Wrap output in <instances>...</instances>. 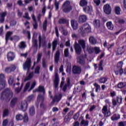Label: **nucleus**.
Returning a JSON list of instances; mask_svg holds the SVG:
<instances>
[{
    "instance_id": "obj_1",
    "label": "nucleus",
    "mask_w": 126,
    "mask_h": 126,
    "mask_svg": "<svg viewBox=\"0 0 126 126\" xmlns=\"http://www.w3.org/2000/svg\"><path fill=\"white\" fill-rule=\"evenodd\" d=\"M0 96L1 100H5V99H7V98H12L13 93L9 88H6L2 92Z\"/></svg>"
},
{
    "instance_id": "obj_2",
    "label": "nucleus",
    "mask_w": 126,
    "mask_h": 126,
    "mask_svg": "<svg viewBox=\"0 0 126 126\" xmlns=\"http://www.w3.org/2000/svg\"><path fill=\"white\" fill-rule=\"evenodd\" d=\"M79 32L83 36L85 35V33H91V27L88 24L86 23L80 28Z\"/></svg>"
},
{
    "instance_id": "obj_3",
    "label": "nucleus",
    "mask_w": 126,
    "mask_h": 126,
    "mask_svg": "<svg viewBox=\"0 0 126 126\" xmlns=\"http://www.w3.org/2000/svg\"><path fill=\"white\" fill-rule=\"evenodd\" d=\"M31 65H32L31 58H27L26 62L23 64V68L24 70H27V74L29 73L30 68H31Z\"/></svg>"
},
{
    "instance_id": "obj_4",
    "label": "nucleus",
    "mask_w": 126,
    "mask_h": 126,
    "mask_svg": "<svg viewBox=\"0 0 126 126\" xmlns=\"http://www.w3.org/2000/svg\"><path fill=\"white\" fill-rule=\"evenodd\" d=\"M123 61H120L117 63V68L114 70V72L116 75L120 74V75H123L124 73V69H123Z\"/></svg>"
},
{
    "instance_id": "obj_5",
    "label": "nucleus",
    "mask_w": 126,
    "mask_h": 126,
    "mask_svg": "<svg viewBox=\"0 0 126 126\" xmlns=\"http://www.w3.org/2000/svg\"><path fill=\"white\" fill-rule=\"evenodd\" d=\"M72 10V6L70 5V1L67 0L63 3V12L68 13Z\"/></svg>"
},
{
    "instance_id": "obj_6",
    "label": "nucleus",
    "mask_w": 126,
    "mask_h": 126,
    "mask_svg": "<svg viewBox=\"0 0 126 126\" xmlns=\"http://www.w3.org/2000/svg\"><path fill=\"white\" fill-rule=\"evenodd\" d=\"M45 100V96L42 94H39L37 96V100L36 104L39 105L40 101L41 102L40 104V107L41 109H46V105L44 104V101Z\"/></svg>"
},
{
    "instance_id": "obj_7",
    "label": "nucleus",
    "mask_w": 126,
    "mask_h": 126,
    "mask_svg": "<svg viewBox=\"0 0 126 126\" xmlns=\"http://www.w3.org/2000/svg\"><path fill=\"white\" fill-rule=\"evenodd\" d=\"M93 25L94 28H96L98 30H99V31H102V28L104 27L101 26V21H100V20L99 19H95L93 21Z\"/></svg>"
},
{
    "instance_id": "obj_8",
    "label": "nucleus",
    "mask_w": 126,
    "mask_h": 126,
    "mask_svg": "<svg viewBox=\"0 0 126 126\" xmlns=\"http://www.w3.org/2000/svg\"><path fill=\"white\" fill-rule=\"evenodd\" d=\"M83 10L85 13L90 14V15H92V13L93 12V7L91 5H86L83 7Z\"/></svg>"
},
{
    "instance_id": "obj_9",
    "label": "nucleus",
    "mask_w": 126,
    "mask_h": 126,
    "mask_svg": "<svg viewBox=\"0 0 126 126\" xmlns=\"http://www.w3.org/2000/svg\"><path fill=\"white\" fill-rule=\"evenodd\" d=\"M38 41H39V48H41V45L46 46L47 43L46 42V37L45 36H41V34H39L38 36Z\"/></svg>"
},
{
    "instance_id": "obj_10",
    "label": "nucleus",
    "mask_w": 126,
    "mask_h": 126,
    "mask_svg": "<svg viewBox=\"0 0 126 126\" xmlns=\"http://www.w3.org/2000/svg\"><path fill=\"white\" fill-rule=\"evenodd\" d=\"M55 78L54 81V86L56 90H58L59 84L60 83V78L59 77V74L58 71H55Z\"/></svg>"
},
{
    "instance_id": "obj_11",
    "label": "nucleus",
    "mask_w": 126,
    "mask_h": 126,
    "mask_svg": "<svg viewBox=\"0 0 126 126\" xmlns=\"http://www.w3.org/2000/svg\"><path fill=\"white\" fill-rule=\"evenodd\" d=\"M103 11L105 14L109 15L112 12V7L109 4H106L103 6Z\"/></svg>"
},
{
    "instance_id": "obj_12",
    "label": "nucleus",
    "mask_w": 126,
    "mask_h": 126,
    "mask_svg": "<svg viewBox=\"0 0 126 126\" xmlns=\"http://www.w3.org/2000/svg\"><path fill=\"white\" fill-rule=\"evenodd\" d=\"M75 53L77 55H80L82 52V48L77 42H75L74 45Z\"/></svg>"
},
{
    "instance_id": "obj_13",
    "label": "nucleus",
    "mask_w": 126,
    "mask_h": 126,
    "mask_svg": "<svg viewBox=\"0 0 126 126\" xmlns=\"http://www.w3.org/2000/svg\"><path fill=\"white\" fill-rule=\"evenodd\" d=\"M16 69V65L15 64H11L10 67H7L5 68V72L6 73H11Z\"/></svg>"
},
{
    "instance_id": "obj_14",
    "label": "nucleus",
    "mask_w": 126,
    "mask_h": 126,
    "mask_svg": "<svg viewBox=\"0 0 126 126\" xmlns=\"http://www.w3.org/2000/svg\"><path fill=\"white\" fill-rule=\"evenodd\" d=\"M81 67L77 65H74L72 68L73 74H80L81 73Z\"/></svg>"
},
{
    "instance_id": "obj_15",
    "label": "nucleus",
    "mask_w": 126,
    "mask_h": 126,
    "mask_svg": "<svg viewBox=\"0 0 126 126\" xmlns=\"http://www.w3.org/2000/svg\"><path fill=\"white\" fill-rule=\"evenodd\" d=\"M71 80L70 77L67 78L66 83L63 86V92H66V90L68 89H70L71 86V83H70Z\"/></svg>"
},
{
    "instance_id": "obj_16",
    "label": "nucleus",
    "mask_w": 126,
    "mask_h": 126,
    "mask_svg": "<svg viewBox=\"0 0 126 126\" xmlns=\"http://www.w3.org/2000/svg\"><path fill=\"white\" fill-rule=\"evenodd\" d=\"M43 55V53L42 52H38L37 55V60L36 62H34L33 65L32 67V70H33L34 69V67H35V64L38 63L41 61V59H42V56Z\"/></svg>"
},
{
    "instance_id": "obj_17",
    "label": "nucleus",
    "mask_w": 126,
    "mask_h": 126,
    "mask_svg": "<svg viewBox=\"0 0 126 126\" xmlns=\"http://www.w3.org/2000/svg\"><path fill=\"white\" fill-rule=\"evenodd\" d=\"M28 107V103L26 101H23L20 104V109L22 110V111L27 110Z\"/></svg>"
},
{
    "instance_id": "obj_18",
    "label": "nucleus",
    "mask_w": 126,
    "mask_h": 126,
    "mask_svg": "<svg viewBox=\"0 0 126 126\" xmlns=\"http://www.w3.org/2000/svg\"><path fill=\"white\" fill-rule=\"evenodd\" d=\"M78 62L80 65H85V58L83 55H80L78 57Z\"/></svg>"
},
{
    "instance_id": "obj_19",
    "label": "nucleus",
    "mask_w": 126,
    "mask_h": 126,
    "mask_svg": "<svg viewBox=\"0 0 126 126\" xmlns=\"http://www.w3.org/2000/svg\"><path fill=\"white\" fill-rule=\"evenodd\" d=\"M7 58L8 62H12L15 58V54L13 52H10L8 53Z\"/></svg>"
},
{
    "instance_id": "obj_20",
    "label": "nucleus",
    "mask_w": 126,
    "mask_h": 126,
    "mask_svg": "<svg viewBox=\"0 0 126 126\" xmlns=\"http://www.w3.org/2000/svg\"><path fill=\"white\" fill-rule=\"evenodd\" d=\"M87 21V16L81 15L79 17V23H84Z\"/></svg>"
},
{
    "instance_id": "obj_21",
    "label": "nucleus",
    "mask_w": 126,
    "mask_h": 126,
    "mask_svg": "<svg viewBox=\"0 0 126 126\" xmlns=\"http://www.w3.org/2000/svg\"><path fill=\"white\" fill-rule=\"evenodd\" d=\"M78 45H79L82 49L85 51V48H86V43L85 42V40L84 39H80L78 40Z\"/></svg>"
},
{
    "instance_id": "obj_22",
    "label": "nucleus",
    "mask_w": 126,
    "mask_h": 126,
    "mask_svg": "<svg viewBox=\"0 0 126 126\" xmlns=\"http://www.w3.org/2000/svg\"><path fill=\"white\" fill-rule=\"evenodd\" d=\"M62 97H63L62 94H60L59 95H55L51 104H54L55 102H60V100L62 99Z\"/></svg>"
},
{
    "instance_id": "obj_23",
    "label": "nucleus",
    "mask_w": 126,
    "mask_h": 126,
    "mask_svg": "<svg viewBox=\"0 0 126 126\" xmlns=\"http://www.w3.org/2000/svg\"><path fill=\"white\" fill-rule=\"evenodd\" d=\"M71 25L74 30H76L78 28V23L74 20H71Z\"/></svg>"
},
{
    "instance_id": "obj_24",
    "label": "nucleus",
    "mask_w": 126,
    "mask_h": 126,
    "mask_svg": "<svg viewBox=\"0 0 126 126\" xmlns=\"http://www.w3.org/2000/svg\"><path fill=\"white\" fill-rule=\"evenodd\" d=\"M6 14H7V12H3L0 14V23H3L4 22V17L6 16Z\"/></svg>"
},
{
    "instance_id": "obj_25",
    "label": "nucleus",
    "mask_w": 126,
    "mask_h": 126,
    "mask_svg": "<svg viewBox=\"0 0 126 126\" xmlns=\"http://www.w3.org/2000/svg\"><path fill=\"white\" fill-rule=\"evenodd\" d=\"M33 75H34V72H30L27 77L24 80L25 82H26V81H28V80H31L32 78H33Z\"/></svg>"
},
{
    "instance_id": "obj_26",
    "label": "nucleus",
    "mask_w": 126,
    "mask_h": 126,
    "mask_svg": "<svg viewBox=\"0 0 126 126\" xmlns=\"http://www.w3.org/2000/svg\"><path fill=\"white\" fill-rule=\"evenodd\" d=\"M88 4V1L87 0H80L79 2V5L81 7H85Z\"/></svg>"
},
{
    "instance_id": "obj_27",
    "label": "nucleus",
    "mask_w": 126,
    "mask_h": 126,
    "mask_svg": "<svg viewBox=\"0 0 126 126\" xmlns=\"http://www.w3.org/2000/svg\"><path fill=\"white\" fill-rule=\"evenodd\" d=\"M32 47L36 49V52H37V49H38V41L34 38V36L32 37Z\"/></svg>"
},
{
    "instance_id": "obj_28",
    "label": "nucleus",
    "mask_w": 126,
    "mask_h": 126,
    "mask_svg": "<svg viewBox=\"0 0 126 126\" xmlns=\"http://www.w3.org/2000/svg\"><path fill=\"white\" fill-rule=\"evenodd\" d=\"M121 119V116L120 115H117V114H114L111 117V120L113 121V122H115V121H118V120H120Z\"/></svg>"
},
{
    "instance_id": "obj_29",
    "label": "nucleus",
    "mask_w": 126,
    "mask_h": 126,
    "mask_svg": "<svg viewBox=\"0 0 126 126\" xmlns=\"http://www.w3.org/2000/svg\"><path fill=\"white\" fill-rule=\"evenodd\" d=\"M106 27H107L109 30H114V25L111 21L107 22L106 23Z\"/></svg>"
},
{
    "instance_id": "obj_30",
    "label": "nucleus",
    "mask_w": 126,
    "mask_h": 126,
    "mask_svg": "<svg viewBox=\"0 0 126 126\" xmlns=\"http://www.w3.org/2000/svg\"><path fill=\"white\" fill-rule=\"evenodd\" d=\"M17 100H18L17 97H14L13 99H12L10 102V106L12 108H13V107L15 106V105L16 104V103H17Z\"/></svg>"
},
{
    "instance_id": "obj_31",
    "label": "nucleus",
    "mask_w": 126,
    "mask_h": 126,
    "mask_svg": "<svg viewBox=\"0 0 126 126\" xmlns=\"http://www.w3.org/2000/svg\"><path fill=\"white\" fill-rule=\"evenodd\" d=\"M60 61V51L58 50L56 51L55 56V63H58Z\"/></svg>"
},
{
    "instance_id": "obj_32",
    "label": "nucleus",
    "mask_w": 126,
    "mask_h": 126,
    "mask_svg": "<svg viewBox=\"0 0 126 126\" xmlns=\"http://www.w3.org/2000/svg\"><path fill=\"white\" fill-rule=\"evenodd\" d=\"M58 45V40L57 39H55L52 42V51L55 52L56 49H57V46Z\"/></svg>"
},
{
    "instance_id": "obj_33",
    "label": "nucleus",
    "mask_w": 126,
    "mask_h": 126,
    "mask_svg": "<svg viewBox=\"0 0 126 126\" xmlns=\"http://www.w3.org/2000/svg\"><path fill=\"white\" fill-rule=\"evenodd\" d=\"M89 41L92 45H95L97 43V40H96V38L94 36H91L89 38Z\"/></svg>"
},
{
    "instance_id": "obj_34",
    "label": "nucleus",
    "mask_w": 126,
    "mask_h": 126,
    "mask_svg": "<svg viewBox=\"0 0 126 126\" xmlns=\"http://www.w3.org/2000/svg\"><path fill=\"white\" fill-rule=\"evenodd\" d=\"M89 124V121L88 120L85 121V120L83 119L82 120L80 126H88V125Z\"/></svg>"
},
{
    "instance_id": "obj_35",
    "label": "nucleus",
    "mask_w": 126,
    "mask_h": 126,
    "mask_svg": "<svg viewBox=\"0 0 126 126\" xmlns=\"http://www.w3.org/2000/svg\"><path fill=\"white\" fill-rule=\"evenodd\" d=\"M36 112L35 111V107L34 106H32L29 109V114L31 116H34Z\"/></svg>"
},
{
    "instance_id": "obj_36",
    "label": "nucleus",
    "mask_w": 126,
    "mask_h": 126,
    "mask_svg": "<svg viewBox=\"0 0 126 126\" xmlns=\"http://www.w3.org/2000/svg\"><path fill=\"white\" fill-rule=\"evenodd\" d=\"M0 82L6 83V80H5V76L3 73L0 74Z\"/></svg>"
},
{
    "instance_id": "obj_37",
    "label": "nucleus",
    "mask_w": 126,
    "mask_h": 126,
    "mask_svg": "<svg viewBox=\"0 0 126 126\" xmlns=\"http://www.w3.org/2000/svg\"><path fill=\"white\" fill-rule=\"evenodd\" d=\"M126 86V84L125 82H121L117 85L118 88H119V89H122L123 88H125Z\"/></svg>"
},
{
    "instance_id": "obj_38",
    "label": "nucleus",
    "mask_w": 126,
    "mask_h": 126,
    "mask_svg": "<svg viewBox=\"0 0 126 126\" xmlns=\"http://www.w3.org/2000/svg\"><path fill=\"white\" fill-rule=\"evenodd\" d=\"M13 32H8L6 34V43H7L8 41V39H10V38H12L11 37V35H12Z\"/></svg>"
},
{
    "instance_id": "obj_39",
    "label": "nucleus",
    "mask_w": 126,
    "mask_h": 126,
    "mask_svg": "<svg viewBox=\"0 0 126 126\" xmlns=\"http://www.w3.org/2000/svg\"><path fill=\"white\" fill-rule=\"evenodd\" d=\"M35 91L36 92H43V94H45V88L43 86H39Z\"/></svg>"
},
{
    "instance_id": "obj_40",
    "label": "nucleus",
    "mask_w": 126,
    "mask_h": 126,
    "mask_svg": "<svg viewBox=\"0 0 126 126\" xmlns=\"http://www.w3.org/2000/svg\"><path fill=\"white\" fill-rule=\"evenodd\" d=\"M121 8L119 6H116L115 7V14H117L119 15V14H121Z\"/></svg>"
},
{
    "instance_id": "obj_41",
    "label": "nucleus",
    "mask_w": 126,
    "mask_h": 126,
    "mask_svg": "<svg viewBox=\"0 0 126 126\" xmlns=\"http://www.w3.org/2000/svg\"><path fill=\"white\" fill-rule=\"evenodd\" d=\"M99 83H103L105 84V83L106 81H108V78L107 77H101L98 80Z\"/></svg>"
},
{
    "instance_id": "obj_42",
    "label": "nucleus",
    "mask_w": 126,
    "mask_h": 126,
    "mask_svg": "<svg viewBox=\"0 0 126 126\" xmlns=\"http://www.w3.org/2000/svg\"><path fill=\"white\" fill-rule=\"evenodd\" d=\"M87 52H88L89 54H93L94 53V48L91 46H89L87 48Z\"/></svg>"
},
{
    "instance_id": "obj_43",
    "label": "nucleus",
    "mask_w": 126,
    "mask_h": 126,
    "mask_svg": "<svg viewBox=\"0 0 126 126\" xmlns=\"http://www.w3.org/2000/svg\"><path fill=\"white\" fill-rule=\"evenodd\" d=\"M8 82L9 85H12V84H13V82H14V79L12 76H9V79L8 80Z\"/></svg>"
},
{
    "instance_id": "obj_44",
    "label": "nucleus",
    "mask_w": 126,
    "mask_h": 126,
    "mask_svg": "<svg viewBox=\"0 0 126 126\" xmlns=\"http://www.w3.org/2000/svg\"><path fill=\"white\" fill-rule=\"evenodd\" d=\"M16 120L17 121H22L23 120V115L21 114H17L16 116Z\"/></svg>"
},
{
    "instance_id": "obj_45",
    "label": "nucleus",
    "mask_w": 126,
    "mask_h": 126,
    "mask_svg": "<svg viewBox=\"0 0 126 126\" xmlns=\"http://www.w3.org/2000/svg\"><path fill=\"white\" fill-rule=\"evenodd\" d=\"M116 100L118 104H123V97L122 96H117Z\"/></svg>"
},
{
    "instance_id": "obj_46",
    "label": "nucleus",
    "mask_w": 126,
    "mask_h": 126,
    "mask_svg": "<svg viewBox=\"0 0 126 126\" xmlns=\"http://www.w3.org/2000/svg\"><path fill=\"white\" fill-rule=\"evenodd\" d=\"M66 72L68 74V75H70L71 74V66L68 65L67 66L66 69Z\"/></svg>"
},
{
    "instance_id": "obj_47",
    "label": "nucleus",
    "mask_w": 126,
    "mask_h": 126,
    "mask_svg": "<svg viewBox=\"0 0 126 126\" xmlns=\"http://www.w3.org/2000/svg\"><path fill=\"white\" fill-rule=\"evenodd\" d=\"M19 47L20 49H25V48H26V44H25V42H21L19 45Z\"/></svg>"
},
{
    "instance_id": "obj_48",
    "label": "nucleus",
    "mask_w": 126,
    "mask_h": 126,
    "mask_svg": "<svg viewBox=\"0 0 126 126\" xmlns=\"http://www.w3.org/2000/svg\"><path fill=\"white\" fill-rule=\"evenodd\" d=\"M30 84L31 83L30 82L26 83L24 89V92H26L28 90V89L30 87Z\"/></svg>"
},
{
    "instance_id": "obj_49",
    "label": "nucleus",
    "mask_w": 126,
    "mask_h": 126,
    "mask_svg": "<svg viewBox=\"0 0 126 126\" xmlns=\"http://www.w3.org/2000/svg\"><path fill=\"white\" fill-rule=\"evenodd\" d=\"M5 86H6V83L0 82V91H1L4 88H5Z\"/></svg>"
},
{
    "instance_id": "obj_50",
    "label": "nucleus",
    "mask_w": 126,
    "mask_h": 126,
    "mask_svg": "<svg viewBox=\"0 0 126 126\" xmlns=\"http://www.w3.org/2000/svg\"><path fill=\"white\" fill-rule=\"evenodd\" d=\"M94 86L95 87V92L97 93L99 90H101V87L97 83H94Z\"/></svg>"
},
{
    "instance_id": "obj_51",
    "label": "nucleus",
    "mask_w": 126,
    "mask_h": 126,
    "mask_svg": "<svg viewBox=\"0 0 126 126\" xmlns=\"http://www.w3.org/2000/svg\"><path fill=\"white\" fill-rule=\"evenodd\" d=\"M64 56L65 58H67L69 56V52L68 51V48H66L64 51Z\"/></svg>"
},
{
    "instance_id": "obj_52",
    "label": "nucleus",
    "mask_w": 126,
    "mask_h": 126,
    "mask_svg": "<svg viewBox=\"0 0 126 126\" xmlns=\"http://www.w3.org/2000/svg\"><path fill=\"white\" fill-rule=\"evenodd\" d=\"M124 54V52L122 51V48H119L117 49V52L116 53L117 56H120L121 55H123Z\"/></svg>"
},
{
    "instance_id": "obj_53",
    "label": "nucleus",
    "mask_w": 126,
    "mask_h": 126,
    "mask_svg": "<svg viewBox=\"0 0 126 126\" xmlns=\"http://www.w3.org/2000/svg\"><path fill=\"white\" fill-rule=\"evenodd\" d=\"M24 123H28L29 119L28 118V114L25 113L24 117H23Z\"/></svg>"
},
{
    "instance_id": "obj_54",
    "label": "nucleus",
    "mask_w": 126,
    "mask_h": 126,
    "mask_svg": "<svg viewBox=\"0 0 126 126\" xmlns=\"http://www.w3.org/2000/svg\"><path fill=\"white\" fill-rule=\"evenodd\" d=\"M23 17L27 19V20H30L31 19V18L29 16V13L28 12H26L25 15H24Z\"/></svg>"
},
{
    "instance_id": "obj_55",
    "label": "nucleus",
    "mask_w": 126,
    "mask_h": 126,
    "mask_svg": "<svg viewBox=\"0 0 126 126\" xmlns=\"http://www.w3.org/2000/svg\"><path fill=\"white\" fill-rule=\"evenodd\" d=\"M94 52H95V54L97 55V54H99V53L101 52V50H100V48L99 47H95L94 48Z\"/></svg>"
},
{
    "instance_id": "obj_56",
    "label": "nucleus",
    "mask_w": 126,
    "mask_h": 126,
    "mask_svg": "<svg viewBox=\"0 0 126 126\" xmlns=\"http://www.w3.org/2000/svg\"><path fill=\"white\" fill-rule=\"evenodd\" d=\"M23 87V83H22L20 88L18 87L15 89L16 92H17V93H19V92H20V91L22 89Z\"/></svg>"
},
{
    "instance_id": "obj_57",
    "label": "nucleus",
    "mask_w": 126,
    "mask_h": 126,
    "mask_svg": "<svg viewBox=\"0 0 126 126\" xmlns=\"http://www.w3.org/2000/svg\"><path fill=\"white\" fill-rule=\"evenodd\" d=\"M48 24V21L45 20L43 24V30H46L47 29V25Z\"/></svg>"
},
{
    "instance_id": "obj_58",
    "label": "nucleus",
    "mask_w": 126,
    "mask_h": 126,
    "mask_svg": "<svg viewBox=\"0 0 126 126\" xmlns=\"http://www.w3.org/2000/svg\"><path fill=\"white\" fill-rule=\"evenodd\" d=\"M103 114L104 115V117L108 118L111 116V111H107L106 112H103Z\"/></svg>"
},
{
    "instance_id": "obj_59",
    "label": "nucleus",
    "mask_w": 126,
    "mask_h": 126,
    "mask_svg": "<svg viewBox=\"0 0 126 126\" xmlns=\"http://www.w3.org/2000/svg\"><path fill=\"white\" fill-rule=\"evenodd\" d=\"M34 73L35 74H40V66H37L35 68Z\"/></svg>"
},
{
    "instance_id": "obj_60",
    "label": "nucleus",
    "mask_w": 126,
    "mask_h": 126,
    "mask_svg": "<svg viewBox=\"0 0 126 126\" xmlns=\"http://www.w3.org/2000/svg\"><path fill=\"white\" fill-rule=\"evenodd\" d=\"M42 66L43 68H47L48 67V64H47L45 59L42 60Z\"/></svg>"
},
{
    "instance_id": "obj_61",
    "label": "nucleus",
    "mask_w": 126,
    "mask_h": 126,
    "mask_svg": "<svg viewBox=\"0 0 126 126\" xmlns=\"http://www.w3.org/2000/svg\"><path fill=\"white\" fill-rule=\"evenodd\" d=\"M34 95L32 94L28 97V101H29V102H31V101H33L34 100Z\"/></svg>"
},
{
    "instance_id": "obj_62",
    "label": "nucleus",
    "mask_w": 126,
    "mask_h": 126,
    "mask_svg": "<svg viewBox=\"0 0 126 126\" xmlns=\"http://www.w3.org/2000/svg\"><path fill=\"white\" fill-rule=\"evenodd\" d=\"M19 36H14L12 38H10V41H19Z\"/></svg>"
},
{
    "instance_id": "obj_63",
    "label": "nucleus",
    "mask_w": 126,
    "mask_h": 126,
    "mask_svg": "<svg viewBox=\"0 0 126 126\" xmlns=\"http://www.w3.org/2000/svg\"><path fill=\"white\" fill-rule=\"evenodd\" d=\"M79 116H80L79 112H77L74 115V116H73V119L75 120V121L78 120V118H79Z\"/></svg>"
},
{
    "instance_id": "obj_64",
    "label": "nucleus",
    "mask_w": 126,
    "mask_h": 126,
    "mask_svg": "<svg viewBox=\"0 0 126 126\" xmlns=\"http://www.w3.org/2000/svg\"><path fill=\"white\" fill-rule=\"evenodd\" d=\"M119 126H126V121H121L119 122Z\"/></svg>"
}]
</instances>
